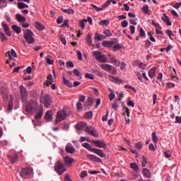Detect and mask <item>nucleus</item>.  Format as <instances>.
<instances>
[{
    "mask_svg": "<svg viewBox=\"0 0 181 181\" xmlns=\"http://www.w3.org/2000/svg\"><path fill=\"white\" fill-rule=\"evenodd\" d=\"M70 115V110L69 107H64L62 110L57 112V117L55 119V124H60L62 121H64L67 117Z\"/></svg>",
    "mask_w": 181,
    "mask_h": 181,
    "instance_id": "nucleus-1",
    "label": "nucleus"
},
{
    "mask_svg": "<svg viewBox=\"0 0 181 181\" xmlns=\"http://www.w3.org/2000/svg\"><path fill=\"white\" fill-rule=\"evenodd\" d=\"M82 146H83V148H86V149H88L90 152L96 153V155H98L100 158H105V156H107V154H105L104 151H103V150L95 148H91V145H90V144L88 143L82 144Z\"/></svg>",
    "mask_w": 181,
    "mask_h": 181,
    "instance_id": "nucleus-2",
    "label": "nucleus"
},
{
    "mask_svg": "<svg viewBox=\"0 0 181 181\" xmlns=\"http://www.w3.org/2000/svg\"><path fill=\"white\" fill-rule=\"evenodd\" d=\"M37 110V103L31 100L25 104V111L28 114H35Z\"/></svg>",
    "mask_w": 181,
    "mask_h": 181,
    "instance_id": "nucleus-3",
    "label": "nucleus"
},
{
    "mask_svg": "<svg viewBox=\"0 0 181 181\" xmlns=\"http://www.w3.org/2000/svg\"><path fill=\"white\" fill-rule=\"evenodd\" d=\"M24 38L28 45H35V37H33V32L32 30H25L24 31Z\"/></svg>",
    "mask_w": 181,
    "mask_h": 181,
    "instance_id": "nucleus-4",
    "label": "nucleus"
},
{
    "mask_svg": "<svg viewBox=\"0 0 181 181\" xmlns=\"http://www.w3.org/2000/svg\"><path fill=\"white\" fill-rule=\"evenodd\" d=\"M33 175V169L30 168H23L20 173V175L21 177H23V179H30Z\"/></svg>",
    "mask_w": 181,
    "mask_h": 181,
    "instance_id": "nucleus-5",
    "label": "nucleus"
},
{
    "mask_svg": "<svg viewBox=\"0 0 181 181\" xmlns=\"http://www.w3.org/2000/svg\"><path fill=\"white\" fill-rule=\"evenodd\" d=\"M93 56H95L96 60L100 62V63H107L108 62V58L105 54H103L100 51H93Z\"/></svg>",
    "mask_w": 181,
    "mask_h": 181,
    "instance_id": "nucleus-6",
    "label": "nucleus"
},
{
    "mask_svg": "<svg viewBox=\"0 0 181 181\" xmlns=\"http://www.w3.org/2000/svg\"><path fill=\"white\" fill-rule=\"evenodd\" d=\"M54 170L58 173V175H61L64 172H66V169L64 166V164L59 160L55 163L54 165Z\"/></svg>",
    "mask_w": 181,
    "mask_h": 181,
    "instance_id": "nucleus-7",
    "label": "nucleus"
},
{
    "mask_svg": "<svg viewBox=\"0 0 181 181\" xmlns=\"http://www.w3.org/2000/svg\"><path fill=\"white\" fill-rule=\"evenodd\" d=\"M85 132L88 134V135H91V136H94V138H98V136H100L97 129L91 126H86Z\"/></svg>",
    "mask_w": 181,
    "mask_h": 181,
    "instance_id": "nucleus-8",
    "label": "nucleus"
},
{
    "mask_svg": "<svg viewBox=\"0 0 181 181\" xmlns=\"http://www.w3.org/2000/svg\"><path fill=\"white\" fill-rule=\"evenodd\" d=\"M44 105L46 108H50L52 107V100L50 99V95L46 94L42 97Z\"/></svg>",
    "mask_w": 181,
    "mask_h": 181,
    "instance_id": "nucleus-9",
    "label": "nucleus"
},
{
    "mask_svg": "<svg viewBox=\"0 0 181 181\" xmlns=\"http://www.w3.org/2000/svg\"><path fill=\"white\" fill-rule=\"evenodd\" d=\"M20 93L23 101H26V100H28V95L29 93L28 92L26 88L23 86V85L20 86Z\"/></svg>",
    "mask_w": 181,
    "mask_h": 181,
    "instance_id": "nucleus-10",
    "label": "nucleus"
},
{
    "mask_svg": "<svg viewBox=\"0 0 181 181\" xmlns=\"http://www.w3.org/2000/svg\"><path fill=\"white\" fill-rule=\"evenodd\" d=\"M92 144L97 148H107V144L100 140H92Z\"/></svg>",
    "mask_w": 181,
    "mask_h": 181,
    "instance_id": "nucleus-11",
    "label": "nucleus"
},
{
    "mask_svg": "<svg viewBox=\"0 0 181 181\" xmlns=\"http://www.w3.org/2000/svg\"><path fill=\"white\" fill-rule=\"evenodd\" d=\"M65 151L66 152H67V153H71V155H73V153L76 152V148H74V147L73 146V144L69 143L66 144L65 147Z\"/></svg>",
    "mask_w": 181,
    "mask_h": 181,
    "instance_id": "nucleus-12",
    "label": "nucleus"
},
{
    "mask_svg": "<svg viewBox=\"0 0 181 181\" xmlns=\"http://www.w3.org/2000/svg\"><path fill=\"white\" fill-rule=\"evenodd\" d=\"M45 119L46 122H50L53 120V112L52 110H48L45 115Z\"/></svg>",
    "mask_w": 181,
    "mask_h": 181,
    "instance_id": "nucleus-13",
    "label": "nucleus"
},
{
    "mask_svg": "<svg viewBox=\"0 0 181 181\" xmlns=\"http://www.w3.org/2000/svg\"><path fill=\"white\" fill-rule=\"evenodd\" d=\"M87 158L88 159H89V160H93V162H98V163L103 162V160H101V158L93 154H88Z\"/></svg>",
    "mask_w": 181,
    "mask_h": 181,
    "instance_id": "nucleus-14",
    "label": "nucleus"
},
{
    "mask_svg": "<svg viewBox=\"0 0 181 181\" xmlns=\"http://www.w3.org/2000/svg\"><path fill=\"white\" fill-rule=\"evenodd\" d=\"M100 67L105 71H112V66L108 64H103L100 65Z\"/></svg>",
    "mask_w": 181,
    "mask_h": 181,
    "instance_id": "nucleus-15",
    "label": "nucleus"
},
{
    "mask_svg": "<svg viewBox=\"0 0 181 181\" xmlns=\"http://www.w3.org/2000/svg\"><path fill=\"white\" fill-rule=\"evenodd\" d=\"M74 162V159L73 158H71L69 156H66L64 158V163L66 166H71V163Z\"/></svg>",
    "mask_w": 181,
    "mask_h": 181,
    "instance_id": "nucleus-16",
    "label": "nucleus"
},
{
    "mask_svg": "<svg viewBox=\"0 0 181 181\" xmlns=\"http://www.w3.org/2000/svg\"><path fill=\"white\" fill-rule=\"evenodd\" d=\"M84 127H87V123H86L84 122H81L78 123L77 124H76L75 128H76V129H77V131H81V129H83V128H84Z\"/></svg>",
    "mask_w": 181,
    "mask_h": 181,
    "instance_id": "nucleus-17",
    "label": "nucleus"
},
{
    "mask_svg": "<svg viewBox=\"0 0 181 181\" xmlns=\"http://www.w3.org/2000/svg\"><path fill=\"white\" fill-rule=\"evenodd\" d=\"M8 158L10 159L11 163L12 164L16 163V162H18V159H19V156L16 153L14 155L8 156Z\"/></svg>",
    "mask_w": 181,
    "mask_h": 181,
    "instance_id": "nucleus-18",
    "label": "nucleus"
},
{
    "mask_svg": "<svg viewBox=\"0 0 181 181\" xmlns=\"http://www.w3.org/2000/svg\"><path fill=\"white\" fill-rule=\"evenodd\" d=\"M162 21H163V22L166 23L167 26H172V22H170L169 16H168L166 14H163V17H162Z\"/></svg>",
    "mask_w": 181,
    "mask_h": 181,
    "instance_id": "nucleus-19",
    "label": "nucleus"
},
{
    "mask_svg": "<svg viewBox=\"0 0 181 181\" xmlns=\"http://www.w3.org/2000/svg\"><path fill=\"white\" fill-rule=\"evenodd\" d=\"M102 46H103V47H107L110 49L114 46V42H112V41L105 40L102 42Z\"/></svg>",
    "mask_w": 181,
    "mask_h": 181,
    "instance_id": "nucleus-20",
    "label": "nucleus"
},
{
    "mask_svg": "<svg viewBox=\"0 0 181 181\" xmlns=\"http://www.w3.org/2000/svg\"><path fill=\"white\" fill-rule=\"evenodd\" d=\"M111 81H113V83H117V84H121L122 83V79L119 78V77H115L112 76H110Z\"/></svg>",
    "mask_w": 181,
    "mask_h": 181,
    "instance_id": "nucleus-21",
    "label": "nucleus"
},
{
    "mask_svg": "<svg viewBox=\"0 0 181 181\" xmlns=\"http://www.w3.org/2000/svg\"><path fill=\"white\" fill-rule=\"evenodd\" d=\"M16 19L20 23H22V22H26V18H25L23 16L17 13L16 15Z\"/></svg>",
    "mask_w": 181,
    "mask_h": 181,
    "instance_id": "nucleus-22",
    "label": "nucleus"
},
{
    "mask_svg": "<svg viewBox=\"0 0 181 181\" xmlns=\"http://www.w3.org/2000/svg\"><path fill=\"white\" fill-rule=\"evenodd\" d=\"M110 62L117 67H119V64H121V62H119V60L117 59V57L115 56L110 58Z\"/></svg>",
    "mask_w": 181,
    "mask_h": 181,
    "instance_id": "nucleus-23",
    "label": "nucleus"
},
{
    "mask_svg": "<svg viewBox=\"0 0 181 181\" xmlns=\"http://www.w3.org/2000/svg\"><path fill=\"white\" fill-rule=\"evenodd\" d=\"M86 43L89 46H93V37H91V34H87L86 37Z\"/></svg>",
    "mask_w": 181,
    "mask_h": 181,
    "instance_id": "nucleus-24",
    "label": "nucleus"
},
{
    "mask_svg": "<svg viewBox=\"0 0 181 181\" xmlns=\"http://www.w3.org/2000/svg\"><path fill=\"white\" fill-rule=\"evenodd\" d=\"M156 67L151 68L148 71V76L150 78H153L155 77V74L156 73Z\"/></svg>",
    "mask_w": 181,
    "mask_h": 181,
    "instance_id": "nucleus-25",
    "label": "nucleus"
},
{
    "mask_svg": "<svg viewBox=\"0 0 181 181\" xmlns=\"http://www.w3.org/2000/svg\"><path fill=\"white\" fill-rule=\"evenodd\" d=\"M122 111H123L122 115L125 116V115L127 114L128 117H130L131 112H129V109L125 107V105H123Z\"/></svg>",
    "mask_w": 181,
    "mask_h": 181,
    "instance_id": "nucleus-26",
    "label": "nucleus"
},
{
    "mask_svg": "<svg viewBox=\"0 0 181 181\" xmlns=\"http://www.w3.org/2000/svg\"><path fill=\"white\" fill-rule=\"evenodd\" d=\"M143 175L144 176H146V177L151 178L152 175L151 174V171L147 168L143 169Z\"/></svg>",
    "mask_w": 181,
    "mask_h": 181,
    "instance_id": "nucleus-27",
    "label": "nucleus"
},
{
    "mask_svg": "<svg viewBox=\"0 0 181 181\" xmlns=\"http://www.w3.org/2000/svg\"><path fill=\"white\" fill-rule=\"evenodd\" d=\"M35 28L37 29V30H45V25L40 23L39 21L35 23Z\"/></svg>",
    "mask_w": 181,
    "mask_h": 181,
    "instance_id": "nucleus-28",
    "label": "nucleus"
},
{
    "mask_svg": "<svg viewBox=\"0 0 181 181\" xmlns=\"http://www.w3.org/2000/svg\"><path fill=\"white\" fill-rule=\"evenodd\" d=\"M64 84L66 86V87H69L71 88L73 87V83L70 82V81L67 80L64 76H63Z\"/></svg>",
    "mask_w": 181,
    "mask_h": 181,
    "instance_id": "nucleus-29",
    "label": "nucleus"
},
{
    "mask_svg": "<svg viewBox=\"0 0 181 181\" xmlns=\"http://www.w3.org/2000/svg\"><path fill=\"white\" fill-rule=\"evenodd\" d=\"M43 117V109L38 110V112L35 114V119H40Z\"/></svg>",
    "mask_w": 181,
    "mask_h": 181,
    "instance_id": "nucleus-30",
    "label": "nucleus"
},
{
    "mask_svg": "<svg viewBox=\"0 0 181 181\" xmlns=\"http://www.w3.org/2000/svg\"><path fill=\"white\" fill-rule=\"evenodd\" d=\"M12 29L13 31L16 32V33H18V35H19V33H22V28H21V27H19L16 25H12Z\"/></svg>",
    "mask_w": 181,
    "mask_h": 181,
    "instance_id": "nucleus-31",
    "label": "nucleus"
},
{
    "mask_svg": "<svg viewBox=\"0 0 181 181\" xmlns=\"http://www.w3.org/2000/svg\"><path fill=\"white\" fill-rule=\"evenodd\" d=\"M141 11L147 15H151V12H149V6H148V4H145L141 8Z\"/></svg>",
    "mask_w": 181,
    "mask_h": 181,
    "instance_id": "nucleus-32",
    "label": "nucleus"
},
{
    "mask_svg": "<svg viewBox=\"0 0 181 181\" xmlns=\"http://www.w3.org/2000/svg\"><path fill=\"white\" fill-rule=\"evenodd\" d=\"M152 136V141L154 142V145H156L158 144V141H159V138L156 136V132H153L151 134Z\"/></svg>",
    "mask_w": 181,
    "mask_h": 181,
    "instance_id": "nucleus-33",
    "label": "nucleus"
},
{
    "mask_svg": "<svg viewBox=\"0 0 181 181\" xmlns=\"http://www.w3.org/2000/svg\"><path fill=\"white\" fill-rule=\"evenodd\" d=\"M129 166L132 169H134L135 172H138V170H139V167L136 163H131Z\"/></svg>",
    "mask_w": 181,
    "mask_h": 181,
    "instance_id": "nucleus-34",
    "label": "nucleus"
},
{
    "mask_svg": "<svg viewBox=\"0 0 181 181\" xmlns=\"http://www.w3.org/2000/svg\"><path fill=\"white\" fill-rule=\"evenodd\" d=\"M143 146H144V143H142L141 141H139L134 144V147L136 148V149H138L139 151H141Z\"/></svg>",
    "mask_w": 181,
    "mask_h": 181,
    "instance_id": "nucleus-35",
    "label": "nucleus"
},
{
    "mask_svg": "<svg viewBox=\"0 0 181 181\" xmlns=\"http://www.w3.org/2000/svg\"><path fill=\"white\" fill-rule=\"evenodd\" d=\"M62 11H63L64 13H67L68 15H71L74 13V10L71 8H62Z\"/></svg>",
    "mask_w": 181,
    "mask_h": 181,
    "instance_id": "nucleus-36",
    "label": "nucleus"
},
{
    "mask_svg": "<svg viewBox=\"0 0 181 181\" xmlns=\"http://www.w3.org/2000/svg\"><path fill=\"white\" fill-rule=\"evenodd\" d=\"M121 49H122V46L121 45V44H117L113 46L112 51L118 52V50H121Z\"/></svg>",
    "mask_w": 181,
    "mask_h": 181,
    "instance_id": "nucleus-37",
    "label": "nucleus"
},
{
    "mask_svg": "<svg viewBox=\"0 0 181 181\" xmlns=\"http://www.w3.org/2000/svg\"><path fill=\"white\" fill-rule=\"evenodd\" d=\"M25 8H29V5H28L25 3H18V9H25Z\"/></svg>",
    "mask_w": 181,
    "mask_h": 181,
    "instance_id": "nucleus-38",
    "label": "nucleus"
},
{
    "mask_svg": "<svg viewBox=\"0 0 181 181\" xmlns=\"http://www.w3.org/2000/svg\"><path fill=\"white\" fill-rule=\"evenodd\" d=\"M2 98L4 101H7L9 98V95L8 94V92L4 91L1 93Z\"/></svg>",
    "mask_w": 181,
    "mask_h": 181,
    "instance_id": "nucleus-39",
    "label": "nucleus"
},
{
    "mask_svg": "<svg viewBox=\"0 0 181 181\" xmlns=\"http://www.w3.org/2000/svg\"><path fill=\"white\" fill-rule=\"evenodd\" d=\"M84 117L86 119H91L93 118V112H87L84 115Z\"/></svg>",
    "mask_w": 181,
    "mask_h": 181,
    "instance_id": "nucleus-40",
    "label": "nucleus"
},
{
    "mask_svg": "<svg viewBox=\"0 0 181 181\" xmlns=\"http://www.w3.org/2000/svg\"><path fill=\"white\" fill-rule=\"evenodd\" d=\"M99 25H100V26H107V25H110V21L102 20L99 22Z\"/></svg>",
    "mask_w": 181,
    "mask_h": 181,
    "instance_id": "nucleus-41",
    "label": "nucleus"
},
{
    "mask_svg": "<svg viewBox=\"0 0 181 181\" xmlns=\"http://www.w3.org/2000/svg\"><path fill=\"white\" fill-rule=\"evenodd\" d=\"M59 38L60 39L62 43L66 46L67 45V41L66 40V37H64V35L63 34L59 35Z\"/></svg>",
    "mask_w": 181,
    "mask_h": 181,
    "instance_id": "nucleus-42",
    "label": "nucleus"
},
{
    "mask_svg": "<svg viewBox=\"0 0 181 181\" xmlns=\"http://www.w3.org/2000/svg\"><path fill=\"white\" fill-rule=\"evenodd\" d=\"M103 34L105 35V36H106V37H111V36H112V33H111L110 30H105Z\"/></svg>",
    "mask_w": 181,
    "mask_h": 181,
    "instance_id": "nucleus-43",
    "label": "nucleus"
},
{
    "mask_svg": "<svg viewBox=\"0 0 181 181\" xmlns=\"http://www.w3.org/2000/svg\"><path fill=\"white\" fill-rule=\"evenodd\" d=\"M13 109V100L10 99L8 101V111H12Z\"/></svg>",
    "mask_w": 181,
    "mask_h": 181,
    "instance_id": "nucleus-44",
    "label": "nucleus"
},
{
    "mask_svg": "<svg viewBox=\"0 0 181 181\" xmlns=\"http://www.w3.org/2000/svg\"><path fill=\"white\" fill-rule=\"evenodd\" d=\"M142 162H141V166L142 168H145V166H146V165H148V158H146L145 156L142 157Z\"/></svg>",
    "mask_w": 181,
    "mask_h": 181,
    "instance_id": "nucleus-45",
    "label": "nucleus"
},
{
    "mask_svg": "<svg viewBox=\"0 0 181 181\" xmlns=\"http://www.w3.org/2000/svg\"><path fill=\"white\" fill-rule=\"evenodd\" d=\"M78 25L81 29H86V21L83 20H80Z\"/></svg>",
    "mask_w": 181,
    "mask_h": 181,
    "instance_id": "nucleus-46",
    "label": "nucleus"
},
{
    "mask_svg": "<svg viewBox=\"0 0 181 181\" xmlns=\"http://www.w3.org/2000/svg\"><path fill=\"white\" fill-rule=\"evenodd\" d=\"M8 3L5 0H0V8H6Z\"/></svg>",
    "mask_w": 181,
    "mask_h": 181,
    "instance_id": "nucleus-47",
    "label": "nucleus"
},
{
    "mask_svg": "<svg viewBox=\"0 0 181 181\" xmlns=\"http://www.w3.org/2000/svg\"><path fill=\"white\" fill-rule=\"evenodd\" d=\"M163 155H164L165 158L168 159V158H170L172 156V153L170 152V151H164Z\"/></svg>",
    "mask_w": 181,
    "mask_h": 181,
    "instance_id": "nucleus-48",
    "label": "nucleus"
},
{
    "mask_svg": "<svg viewBox=\"0 0 181 181\" xmlns=\"http://www.w3.org/2000/svg\"><path fill=\"white\" fill-rule=\"evenodd\" d=\"M24 74H32V67L28 66L26 69L23 71Z\"/></svg>",
    "mask_w": 181,
    "mask_h": 181,
    "instance_id": "nucleus-49",
    "label": "nucleus"
},
{
    "mask_svg": "<svg viewBox=\"0 0 181 181\" xmlns=\"http://www.w3.org/2000/svg\"><path fill=\"white\" fill-rule=\"evenodd\" d=\"M87 103H88V105L91 107V105H93V104H94V100L93 99L92 97H88V99H87Z\"/></svg>",
    "mask_w": 181,
    "mask_h": 181,
    "instance_id": "nucleus-50",
    "label": "nucleus"
},
{
    "mask_svg": "<svg viewBox=\"0 0 181 181\" xmlns=\"http://www.w3.org/2000/svg\"><path fill=\"white\" fill-rule=\"evenodd\" d=\"M46 60L47 64H53L54 62L53 59H52V56H47Z\"/></svg>",
    "mask_w": 181,
    "mask_h": 181,
    "instance_id": "nucleus-51",
    "label": "nucleus"
},
{
    "mask_svg": "<svg viewBox=\"0 0 181 181\" xmlns=\"http://www.w3.org/2000/svg\"><path fill=\"white\" fill-rule=\"evenodd\" d=\"M0 37H1V42H6V40H8L6 35H5V34L4 33H1L0 34Z\"/></svg>",
    "mask_w": 181,
    "mask_h": 181,
    "instance_id": "nucleus-52",
    "label": "nucleus"
},
{
    "mask_svg": "<svg viewBox=\"0 0 181 181\" xmlns=\"http://www.w3.org/2000/svg\"><path fill=\"white\" fill-rule=\"evenodd\" d=\"M86 78H88L89 80H94V75L91 74L86 73L85 74Z\"/></svg>",
    "mask_w": 181,
    "mask_h": 181,
    "instance_id": "nucleus-53",
    "label": "nucleus"
},
{
    "mask_svg": "<svg viewBox=\"0 0 181 181\" xmlns=\"http://www.w3.org/2000/svg\"><path fill=\"white\" fill-rule=\"evenodd\" d=\"M76 108L78 111H83V104H81V102H78L76 104Z\"/></svg>",
    "mask_w": 181,
    "mask_h": 181,
    "instance_id": "nucleus-54",
    "label": "nucleus"
},
{
    "mask_svg": "<svg viewBox=\"0 0 181 181\" xmlns=\"http://www.w3.org/2000/svg\"><path fill=\"white\" fill-rule=\"evenodd\" d=\"M151 23L153 26H155V28H156V29H162V27L160 26L159 23H155L153 20H151Z\"/></svg>",
    "mask_w": 181,
    "mask_h": 181,
    "instance_id": "nucleus-55",
    "label": "nucleus"
},
{
    "mask_svg": "<svg viewBox=\"0 0 181 181\" xmlns=\"http://www.w3.org/2000/svg\"><path fill=\"white\" fill-rule=\"evenodd\" d=\"M112 92L109 95V99L110 101H112L114 98H115V93H114L113 90H111Z\"/></svg>",
    "mask_w": 181,
    "mask_h": 181,
    "instance_id": "nucleus-56",
    "label": "nucleus"
},
{
    "mask_svg": "<svg viewBox=\"0 0 181 181\" xmlns=\"http://www.w3.org/2000/svg\"><path fill=\"white\" fill-rule=\"evenodd\" d=\"M93 73H94V74H96L98 77H103V74H101V71L97 69L93 70Z\"/></svg>",
    "mask_w": 181,
    "mask_h": 181,
    "instance_id": "nucleus-57",
    "label": "nucleus"
},
{
    "mask_svg": "<svg viewBox=\"0 0 181 181\" xmlns=\"http://www.w3.org/2000/svg\"><path fill=\"white\" fill-rule=\"evenodd\" d=\"M10 55L13 57H18V54H16V52H15V49H11V52H9Z\"/></svg>",
    "mask_w": 181,
    "mask_h": 181,
    "instance_id": "nucleus-58",
    "label": "nucleus"
},
{
    "mask_svg": "<svg viewBox=\"0 0 181 181\" xmlns=\"http://www.w3.org/2000/svg\"><path fill=\"white\" fill-rule=\"evenodd\" d=\"M69 28V20H65L64 23L60 25V28H64V27Z\"/></svg>",
    "mask_w": 181,
    "mask_h": 181,
    "instance_id": "nucleus-59",
    "label": "nucleus"
},
{
    "mask_svg": "<svg viewBox=\"0 0 181 181\" xmlns=\"http://www.w3.org/2000/svg\"><path fill=\"white\" fill-rule=\"evenodd\" d=\"M124 88H129V90H132V91H134V93H136V89L129 85H125Z\"/></svg>",
    "mask_w": 181,
    "mask_h": 181,
    "instance_id": "nucleus-60",
    "label": "nucleus"
},
{
    "mask_svg": "<svg viewBox=\"0 0 181 181\" xmlns=\"http://www.w3.org/2000/svg\"><path fill=\"white\" fill-rule=\"evenodd\" d=\"M76 54L78 56V60H83V54H81V51L77 50L76 51Z\"/></svg>",
    "mask_w": 181,
    "mask_h": 181,
    "instance_id": "nucleus-61",
    "label": "nucleus"
},
{
    "mask_svg": "<svg viewBox=\"0 0 181 181\" xmlns=\"http://www.w3.org/2000/svg\"><path fill=\"white\" fill-rule=\"evenodd\" d=\"M62 23H63V16H59L57 19V23H58V25H60Z\"/></svg>",
    "mask_w": 181,
    "mask_h": 181,
    "instance_id": "nucleus-62",
    "label": "nucleus"
},
{
    "mask_svg": "<svg viewBox=\"0 0 181 181\" xmlns=\"http://www.w3.org/2000/svg\"><path fill=\"white\" fill-rule=\"evenodd\" d=\"M145 45H146V49L151 47V45H152V42H151V41H149V40H145Z\"/></svg>",
    "mask_w": 181,
    "mask_h": 181,
    "instance_id": "nucleus-63",
    "label": "nucleus"
},
{
    "mask_svg": "<svg viewBox=\"0 0 181 181\" xmlns=\"http://www.w3.org/2000/svg\"><path fill=\"white\" fill-rule=\"evenodd\" d=\"M122 28H127L128 26V21L124 20L121 23Z\"/></svg>",
    "mask_w": 181,
    "mask_h": 181,
    "instance_id": "nucleus-64",
    "label": "nucleus"
}]
</instances>
